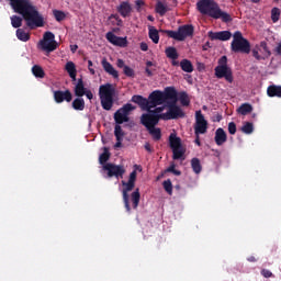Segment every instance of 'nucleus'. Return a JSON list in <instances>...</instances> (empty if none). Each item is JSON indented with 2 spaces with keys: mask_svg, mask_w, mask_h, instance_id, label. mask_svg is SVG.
Listing matches in <instances>:
<instances>
[{
  "mask_svg": "<svg viewBox=\"0 0 281 281\" xmlns=\"http://www.w3.org/2000/svg\"><path fill=\"white\" fill-rule=\"evenodd\" d=\"M241 132H244L245 135H251V133H254V123H251V122H246V123L241 126Z\"/></svg>",
  "mask_w": 281,
  "mask_h": 281,
  "instance_id": "nucleus-42",
  "label": "nucleus"
},
{
  "mask_svg": "<svg viewBox=\"0 0 281 281\" xmlns=\"http://www.w3.org/2000/svg\"><path fill=\"white\" fill-rule=\"evenodd\" d=\"M231 52L234 54H250L251 43L243 36L240 31H236L233 34V41L231 43Z\"/></svg>",
  "mask_w": 281,
  "mask_h": 281,
  "instance_id": "nucleus-6",
  "label": "nucleus"
},
{
  "mask_svg": "<svg viewBox=\"0 0 281 281\" xmlns=\"http://www.w3.org/2000/svg\"><path fill=\"white\" fill-rule=\"evenodd\" d=\"M200 14L211 16V19L218 20L223 23H232V15L221 10V7L214 0H200L196 3Z\"/></svg>",
  "mask_w": 281,
  "mask_h": 281,
  "instance_id": "nucleus-2",
  "label": "nucleus"
},
{
  "mask_svg": "<svg viewBox=\"0 0 281 281\" xmlns=\"http://www.w3.org/2000/svg\"><path fill=\"white\" fill-rule=\"evenodd\" d=\"M85 95L88 98V100H93V92H91L90 89L86 90Z\"/></svg>",
  "mask_w": 281,
  "mask_h": 281,
  "instance_id": "nucleus-57",
  "label": "nucleus"
},
{
  "mask_svg": "<svg viewBox=\"0 0 281 281\" xmlns=\"http://www.w3.org/2000/svg\"><path fill=\"white\" fill-rule=\"evenodd\" d=\"M92 67H93V61L88 60V69L90 71L91 76H95V70Z\"/></svg>",
  "mask_w": 281,
  "mask_h": 281,
  "instance_id": "nucleus-55",
  "label": "nucleus"
},
{
  "mask_svg": "<svg viewBox=\"0 0 281 281\" xmlns=\"http://www.w3.org/2000/svg\"><path fill=\"white\" fill-rule=\"evenodd\" d=\"M144 148L149 154L155 153V149L153 148V146H150V143H145Z\"/></svg>",
  "mask_w": 281,
  "mask_h": 281,
  "instance_id": "nucleus-54",
  "label": "nucleus"
},
{
  "mask_svg": "<svg viewBox=\"0 0 281 281\" xmlns=\"http://www.w3.org/2000/svg\"><path fill=\"white\" fill-rule=\"evenodd\" d=\"M177 165L171 162L170 166L165 170V172H172L176 177H181V171L177 170Z\"/></svg>",
  "mask_w": 281,
  "mask_h": 281,
  "instance_id": "nucleus-46",
  "label": "nucleus"
},
{
  "mask_svg": "<svg viewBox=\"0 0 281 281\" xmlns=\"http://www.w3.org/2000/svg\"><path fill=\"white\" fill-rule=\"evenodd\" d=\"M195 135H205L207 133V121L201 110L195 112V126H194Z\"/></svg>",
  "mask_w": 281,
  "mask_h": 281,
  "instance_id": "nucleus-13",
  "label": "nucleus"
},
{
  "mask_svg": "<svg viewBox=\"0 0 281 281\" xmlns=\"http://www.w3.org/2000/svg\"><path fill=\"white\" fill-rule=\"evenodd\" d=\"M252 56L256 58V60H266L265 55H260L256 48L252 49Z\"/></svg>",
  "mask_w": 281,
  "mask_h": 281,
  "instance_id": "nucleus-50",
  "label": "nucleus"
},
{
  "mask_svg": "<svg viewBox=\"0 0 281 281\" xmlns=\"http://www.w3.org/2000/svg\"><path fill=\"white\" fill-rule=\"evenodd\" d=\"M153 71H156V69H150L148 67L145 68V72L148 76V78H153L154 76Z\"/></svg>",
  "mask_w": 281,
  "mask_h": 281,
  "instance_id": "nucleus-56",
  "label": "nucleus"
},
{
  "mask_svg": "<svg viewBox=\"0 0 281 281\" xmlns=\"http://www.w3.org/2000/svg\"><path fill=\"white\" fill-rule=\"evenodd\" d=\"M228 133L229 135H236V123L234 122L228 123Z\"/></svg>",
  "mask_w": 281,
  "mask_h": 281,
  "instance_id": "nucleus-49",
  "label": "nucleus"
},
{
  "mask_svg": "<svg viewBox=\"0 0 281 281\" xmlns=\"http://www.w3.org/2000/svg\"><path fill=\"white\" fill-rule=\"evenodd\" d=\"M135 5H136V10H139V8H142V5H144V0H136Z\"/></svg>",
  "mask_w": 281,
  "mask_h": 281,
  "instance_id": "nucleus-59",
  "label": "nucleus"
},
{
  "mask_svg": "<svg viewBox=\"0 0 281 281\" xmlns=\"http://www.w3.org/2000/svg\"><path fill=\"white\" fill-rule=\"evenodd\" d=\"M32 74L35 78H45V70L40 65H34L32 67Z\"/></svg>",
  "mask_w": 281,
  "mask_h": 281,
  "instance_id": "nucleus-36",
  "label": "nucleus"
},
{
  "mask_svg": "<svg viewBox=\"0 0 281 281\" xmlns=\"http://www.w3.org/2000/svg\"><path fill=\"white\" fill-rule=\"evenodd\" d=\"M16 37L19 38V41H22V43H27V41H30V33L24 32L23 29H18Z\"/></svg>",
  "mask_w": 281,
  "mask_h": 281,
  "instance_id": "nucleus-37",
  "label": "nucleus"
},
{
  "mask_svg": "<svg viewBox=\"0 0 281 281\" xmlns=\"http://www.w3.org/2000/svg\"><path fill=\"white\" fill-rule=\"evenodd\" d=\"M111 159V151H109V147H103V153L99 156V164L101 166H105L106 161Z\"/></svg>",
  "mask_w": 281,
  "mask_h": 281,
  "instance_id": "nucleus-31",
  "label": "nucleus"
},
{
  "mask_svg": "<svg viewBox=\"0 0 281 281\" xmlns=\"http://www.w3.org/2000/svg\"><path fill=\"white\" fill-rule=\"evenodd\" d=\"M215 76L220 79L225 78L227 82H234L232 68L227 66V56L224 55L218 59L217 66L215 67Z\"/></svg>",
  "mask_w": 281,
  "mask_h": 281,
  "instance_id": "nucleus-8",
  "label": "nucleus"
},
{
  "mask_svg": "<svg viewBox=\"0 0 281 281\" xmlns=\"http://www.w3.org/2000/svg\"><path fill=\"white\" fill-rule=\"evenodd\" d=\"M131 102H134V104H138L142 111H150L148 99L144 98L140 94H134L131 99Z\"/></svg>",
  "mask_w": 281,
  "mask_h": 281,
  "instance_id": "nucleus-20",
  "label": "nucleus"
},
{
  "mask_svg": "<svg viewBox=\"0 0 281 281\" xmlns=\"http://www.w3.org/2000/svg\"><path fill=\"white\" fill-rule=\"evenodd\" d=\"M114 136L116 137V139H124V131L122 130V126L120 124L116 123L115 127H114Z\"/></svg>",
  "mask_w": 281,
  "mask_h": 281,
  "instance_id": "nucleus-45",
  "label": "nucleus"
},
{
  "mask_svg": "<svg viewBox=\"0 0 281 281\" xmlns=\"http://www.w3.org/2000/svg\"><path fill=\"white\" fill-rule=\"evenodd\" d=\"M180 67L182 71H186V74H192V71H194V66L192 65V61H190V59H182L180 61Z\"/></svg>",
  "mask_w": 281,
  "mask_h": 281,
  "instance_id": "nucleus-26",
  "label": "nucleus"
},
{
  "mask_svg": "<svg viewBox=\"0 0 281 281\" xmlns=\"http://www.w3.org/2000/svg\"><path fill=\"white\" fill-rule=\"evenodd\" d=\"M115 95V86L113 83L101 85L99 88V98L101 100V106L104 111H111L113 109V98Z\"/></svg>",
  "mask_w": 281,
  "mask_h": 281,
  "instance_id": "nucleus-4",
  "label": "nucleus"
},
{
  "mask_svg": "<svg viewBox=\"0 0 281 281\" xmlns=\"http://www.w3.org/2000/svg\"><path fill=\"white\" fill-rule=\"evenodd\" d=\"M65 69L67 74L70 76L72 82H76V76L78 74V71L76 70V64H74V61H67Z\"/></svg>",
  "mask_w": 281,
  "mask_h": 281,
  "instance_id": "nucleus-24",
  "label": "nucleus"
},
{
  "mask_svg": "<svg viewBox=\"0 0 281 281\" xmlns=\"http://www.w3.org/2000/svg\"><path fill=\"white\" fill-rule=\"evenodd\" d=\"M251 111H254V106H251V104H249V103H243L237 109V113H239V115H249V113H251Z\"/></svg>",
  "mask_w": 281,
  "mask_h": 281,
  "instance_id": "nucleus-30",
  "label": "nucleus"
},
{
  "mask_svg": "<svg viewBox=\"0 0 281 281\" xmlns=\"http://www.w3.org/2000/svg\"><path fill=\"white\" fill-rule=\"evenodd\" d=\"M248 262H256V257L250 256L247 258Z\"/></svg>",
  "mask_w": 281,
  "mask_h": 281,
  "instance_id": "nucleus-64",
  "label": "nucleus"
},
{
  "mask_svg": "<svg viewBox=\"0 0 281 281\" xmlns=\"http://www.w3.org/2000/svg\"><path fill=\"white\" fill-rule=\"evenodd\" d=\"M160 34H166L169 38L175 41H184L188 36L194 35V26L192 24H184L178 27V31L160 30Z\"/></svg>",
  "mask_w": 281,
  "mask_h": 281,
  "instance_id": "nucleus-7",
  "label": "nucleus"
},
{
  "mask_svg": "<svg viewBox=\"0 0 281 281\" xmlns=\"http://www.w3.org/2000/svg\"><path fill=\"white\" fill-rule=\"evenodd\" d=\"M169 146L173 154L172 159L175 160L183 159V155H186V148H183V144L181 143V137L177 136V134H170Z\"/></svg>",
  "mask_w": 281,
  "mask_h": 281,
  "instance_id": "nucleus-9",
  "label": "nucleus"
},
{
  "mask_svg": "<svg viewBox=\"0 0 281 281\" xmlns=\"http://www.w3.org/2000/svg\"><path fill=\"white\" fill-rule=\"evenodd\" d=\"M122 142H124V138L116 139L114 148H122Z\"/></svg>",
  "mask_w": 281,
  "mask_h": 281,
  "instance_id": "nucleus-58",
  "label": "nucleus"
},
{
  "mask_svg": "<svg viewBox=\"0 0 281 281\" xmlns=\"http://www.w3.org/2000/svg\"><path fill=\"white\" fill-rule=\"evenodd\" d=\"M165 54L167 58H170L171 60H177L179 58V53L177 52V48L173 46H169L165 49Z\"/></svg>",
  "mask_w": 281,
  "mask_h": 281,
  "instance_id": "nucleus-32",
  "label": "nucleus"
},
{
  "mask_svg": "<svg viewBox=\"0 0 281 281\" xmlns=\"http://www.w3.org/2000/svg\"><path fill=\"white\" fill-rule=\"evenodd\" d=\"M159 120H161V114H154L151 112L140 116V123L147 130L157 126L159 124Z\"/></svg>",
  "mask_w": 281,
  "mask_h": 281,
  "instance_id": "nucleus-14",
  "label": "nucleus"
},
{
  "mask_svg": "<svg viewBox=\"0 0 281 281\" xmlns=\"http://www.w3.org/2000/svg\"><path fill=\"white\" fill-rule=\"evenodd\" d=\"M177 89L175 87H167L165 91L155 90L148 97L149 109H157L160 104H168L171 98H175Z\"/></svg>",
  "mask_w": 281,
  "mask_h": 281,
  "instance_id": "nucleus-3",
  "label": "nucleus"
},
{
  "mask_svg": "<svg viewBox=\"0 0 281 281\" xmlns=\"http://www.w3.org/2000/svg\"><path fill=\"white\" fill-rule=\"evenodd\" d=\"M214 139H215L216 146H223V144L227 142V133L225 132V130H223L222 127L217 128L215 131Z\"/></svg>",
  "mask_w": 281,
  "mask_h": 281,
  "instance_id": "nucleus-22",
  "label": "nucleus"
},
{
  "mask_svg": "<svg viewBox=\"0 0 281 281\" xmlns=\"http://www.w3.org/2000/svg\"><path fill=\"white\" fill-rule=\"evenodd\" d=\"M54 100L57 104H63V102H71L74 100V94H71L70 90H55Z\"/></svg>",
  "mask_w": 281,
  "mask_h": 281,
  "instance_id": "nucleus-17",
  "label": "nucleus"
},
{
  "mask_svg": "<svg viewBox=\"0 0 281 281\" xmlns=\"http://www.w3.org/2000/svg\"><path fill=\"white\" fill-rule=\"evenodd\" d=\"M53 14L58 23H60V21H65V19L67 18V14H65V12L60 10H53Z\"/></svg>",
  "mask_w": 281,
  "mask_h": 281,
  "instance_id": "nucleus-44",
  "label": "nucleus"
},
{
  "mask_svg": "<svg viewBox=\"0 0 281 281\" xmlns=\"http://www.w3.org/2000/svg\"><path fill=\"white\" fill-rule=\"evenodd\" d=\"M11 25L12 27H14L15 30L21 27V25H23V18L19 16V15H12L11 16Z\"/></svg>",
  "mask_w": 281,
  "mask_h": 281,
  "instance_id": "nucleus-40",
  "label": "nucleus"
},
{
  "mask_svg": "<svg viewBox=\"0 0 281 281\" xmlns=\"http://www.w3.org/2000/svg\"><path fill=\"white\" fill-rule=\"evenodd\" d=\"M280 14H281L280 8L274 7V8L271 9V21H272V23H278L280 21Z\"/></svg>",
  "mask_w": 281,
  "mask_h": 281,
  "instance_id": "nucleus-41",
  "label": "nucleus"
},
{
  "mask_svg": "<svg viewBox=\"0 0 281 281\" xmlns=\"http://www.w3.org/2000/svg\"><path fill=\"white\" fill-rule=\"evenodd\" d=\"M116 65H117V67L120 68V69H124V67H126L125 65H124V61L122 60V59H117V61H116Z\"/></svg>",
  "mask_w": 281,
  "mask_h": 281,
  "instance_id": "nucleus-62",
  "label": "nucleus"
},
{
  "mask_svg": "<svg viewBox=\"0 0 281 281\" xmlns=\"http://www.w3.org/2000/svg\"><path fill=\"white\" fill-rule=\"evenodd\" d=\"M162 186H164V189L166 190V192H167L168 194H172V181H170V179L165 180V181L162 182Z\"/></svg>",
  "mask_w": 281,
  "mask_h": 281,
  "instance_id": "nucleus-47",
  "label": "nucleus"
},
{
  "mask_svg": "<svg viewBox=\"0 0 281 281\" xmlns=\"http://www.w3.org/2000/svg\"><path fill=\"white\" fill-rule=\"evenodd\" d=\"M140 49H142V52H146L148 49V44H146V42H142Z\"/></svg>",
  "mask_w": 281,
  "mask_h": 281,
  "instance_id": "nucleus-61",
  "label": "nucleus"
},
{
  "mask_svg": "<svg viewBox=\"0 0 281 281\" xmlns=\"http://www.w3.org/2000/svg\"><path fill=\"white\" fill-rule=\"evenodd\" d=\"M149 38L155 45L159 43V31L155 26H149Z\"/></svg>",
  "mask_w": 281,
  "mask_h": 281,
  "instance_id": "nucleus-35",
  "label": "nucleus"
},
{
  "mask_svg": "<svg viewBox=\"0 0 281 281\" xmlns=\"http://www.w3.org/2000/svg\"><path fill=\"white\" fill-rule=\"evenodd\" d=\"M177 102H179V94L176 92V94H173V98L167 101L166 106L168 108V112L160 114L161 120L168 121L179 120V117H186V112H183V110H181V108L177 105Z\"/></svg>",
  "mask_w": 281,
  "mask_h": 281,
  "instance_id": "nucleus-5",
  "label": "nucleus"
},
{
  "mask_svg": "<svg viewBox=\"0 0 281 281\" xmlns=\"http://www.w3.org/2000/svg\"><path fill=\"white\" fill-rule=\"evenodd\" d=\"M274 52L277 56H281V42L278 44V46L274 48Z\"/></svg>",
  "mask_w": 281,
  "mask_h": 281,
  "instance_id": "nucleus-60",
  "label": "nucleus"
},
{
  "mask_svg": "<svg viewBox=\"0 0 281 281\" xmlns=\"http://www.w3.org/2000/svg\"><path fill=\"white\" fill-rule=\"evenodd\" d=\"M87 90L88 89L85 87V81L82 80V78H79L74 89L76 98H82Z\"/></svg>",
  "mask_w": 281,
  "mask_h": 281,
  "instance_id": "nucleus-23",
  "label": "nucleus"
},
{
  "mask_svg": "<svg viewBox=\"0 0 281 281\" xmlns=\"http://www.w3.org/2000/svg\"><path fill=\"white\" fill-rule=\"evenodd\" d=\"M191 168L195 175H201V170H203V167L201 166V160L199 158H192Z\"/></svg>",
  "mask_w": 281,
  "mask_h": 281,
  "instance_id": "nucleus-33",
  "label": "nucleus"
},
{
  "mask_svg": "<svg viewBox=\"0 0 281 281\" xmlns=\"http://www.w3.org/2000/svg\"><path fill=\"white\" fill-rule=\"evenodd\" d=\"M40 47L42 52H46V54H52V52H56L58 49V42H56V35L52 32L44 33V37L40 41Z\"/></svg>",
  "mask_w": 281,
  "mask_h": 281,
  "instance_id": "nucleus-10",
  "label": "nucleus"
},
{
  "mask_svg": "<svg viewBox=\"0 0 281 281\" xmlns=\"http://www.w3.org/2000/svg\"><path fill=\"white\" fill-rule=\"evenodd\" d=\"M108 21L110 22V25H116L117 27H122V25H124V21H122L117 14H111L108 18Z\"/></svg>",
  "mask_w": 281,
  "mask_h": 281,
  "instance_id": "nucleus-34",
  "label": "nucleus"
},
{
  "mask_svg": "<svg viewBox=\"0 0 281 281\" xmlns=\"http://www.w3.org/2000/svg\"><path fill=\"white\" fill-rule=\"evenodd\" d=\"M179 100L182 106H190V97H188L187 92H181Z\"/></svg>",
  "mask_w": 281,
  "mask_h": 281,
  "instance_id": "nucleus-43",
  "label": "nucleus"
},
{
  "mask_svg": "<svg viewBox=\"0 0 281 281\" xmlns=\"http://www.w3.org/2000/svg\"><path fill=\"white\" fill-rule=\"evenodd\" d=\"M71 105L75 111H85V99H82V97H77Z\"/></svg>",
  "mask_w": 281,
  "mask_h": 281,
  "instance_id": "nucleus-27",
  "label": "nucleus"
},
{
  "mask_svg": "<svg viewBox=\"0 0 281 281\" xmlns=\"http://www.w3.org/2000/svg\"><path fill=\"white\" fill-rule=\"evenodd\" d=\"M103 170L108 172V177L111 179L115 177V179H123L124 175H126V169L123 165H115L112 162H108L103 166Z\"/></svg>",
  "mask_w": 281,
  "mask_h": 281,
  "instance_id": "nucleus-12",
  "label": "nucleus"
},
{
  "mask_svg": "<svg viewBox=\"0 0 281 281\" xmlns=\"http://www.w3.org/2000/svg\"><path fill=\"white\" fill-rule=\"evenodd\" d=\"M128 181H132L133 183H135V181H137V171L136 170H134L130 173Z\"/></svg>",
  "mask_w": 281,
  "mask_h": 281,
  "instance_id": "nucleus-53",
  "label": "nucleus"
},
{
  "mask_svg": "<svg viewBox=\"0 0 281 281\" xmlns=\"http://www.w3.org/2000/svg\"><path fill=\"white\" fill-rule=\"evenodd\" d=\"M149 135L153 137L154 142H159L161 139V128L159 127H149L148 130Z\"/></svg>",
  "mask_w": 281,
  "mask_h": 281,
  "instance_id": "nucleus-29",
  "label": "nucleus"
},
{
  "mask_svg": "<svg viewBox=\"0 0 281 281\" xmlns=\"http://www.w3.org/2000/svg\"><path fill=\"white\" fill-rule=\"evenodd\" d=\"M261 276H263V278H273V272L271 270L262 269Z\"/></svg>",
  "mask_w": 281,
  "mask_h": 281,
  "instance_id": "nucleus-52",
  "label": "nucleus"
},
{
  "mask_svg": "<svg viewBox=\"0 0 281 281\" xmlns=\"http://www.w3.org/2000/svg\"><path fill=\"white\" fill-rule=\"evenodd\" d=\"M70 52H72V54H76V52H78V45H70Z\"/></svg>",
  "mask_w": 281,
  "mask_h": 281,
  "instance_id": "nucleus-63",
  "label": "nucleus"
},
{
  "mask_svg": "<svg viewBox=\"0 0 281 281\" xmlns=\"http://www.w3.org/2000/svg\"><path fill=\"white\" fill-rule=\"evenodd\" d=\"M131 199L133 209L137 210V207L139 206V199H142V194L139 193L138 188L131 194Z\"/></svg>",
  "mask_w": 281,
  "mask_h": 281,
  "instance_id": "nucleus-28",
  "label": "nucleus"
},
{
  "mask_svg": "<svg viewBox=\"0 0 281 281\" xmlns=\"http://www.w3.org/2000/svg\"><path fill=\"white\" fill-rule=\"evenodd\" d=\"M12 10L16 14H21V16L26 21L27 27L34 30V27H43L45 25V21L43 20V15L38 12V10L32 4L30 0H9Z\"/></svg>",
  "mask_w": 281,
  "mask_h": 281,
  "instance_id": "nucleus-1",
  "label": "nucleus"
},
{
  "mask_svg": "<svg viewBox=\"0 0 281 281\" xmlns=\"http://www.w3.org/2000/svg\"><path fill=\"white\" fill-rule=\"evenodd\" d=\"M131 111H135V106H133V104L131 103H126L121 109H119L114 113L115 124H124V122H130L131 119L128 117V115Z\"/></svg>",
  "mask_w": 281,
  "mask_h": 281,
  "instance_id": "nucleus-11",
  "label": "nucleus"
},
{
  "mask_svg": "<svg viewBox=\"0 0 281 281\" xmlns=\"http://www.w3.org/2000/svg\"><path fill=\"white\" fill-rule=\"evenodd\" d=\"M106 41L111 43L112 45H115V47H127L128 46V40L126 37H120L117 35H114L113 32H108L105 34Z\"/></svg>",
  "mask_w": 281,
  "mask_h": 281,
  "instance_id": "nucleus-16",
  "label": "nucleus"
},
{
  "mask_svg": "<svg viewBox=\"0 0 281 281\" xmlns=\"http://www.w3.org/2000/svg\"><path fill=\"white\" fill-rule=\"evenodd\" d=\"M207 36L210 41H229L232 38V32L229 31H220V32H213L210 31L207 33Z\"/></svg>",
  "mask_w": 281,
  "mask_h": 281,
  "instance_id": "nucleus-18",
  "label": "nucleus"
},
{
  "mask_svg": "<svg viewBox=\"0 0 281 281\" xmlns=\"http://www.w3.org/2000/svg\"><path fill=\"white\" fill-rule=\"evenodd\" d=\"M123 74L127 76V78H134L135 77V70L128 66H124Z\"/></svg>",
  "mask_w": 281,
  "mask_h": 281,
  "instance_id": "nucleus-48",
  "label": "nucleus"
},
{
  "mask_svg": "<svg viewBox=\"0 0 281 281\" xmlns=\"http://www.w3.org/2000/svg\"><path fill=\"white\" fill-rule=\"evenodd\" d=\"M269 98H281V86H269L267 89Z\"/></svg>",
  "mask_w": 281,
  "mask_h": 281,
  "instance_id": "nucleus-25",
  "label": "nucleus"
},
{
  "mask_svg": "<svg viewBox=\"0 0 281 281\" xmlns=\"http://www.w3.org/2000/svg\"><path fill=\"white\" fill-rule=\"evenodd\" d=\"M122 186H124V189L122 191L123 194V203H124V207L126 210V212L131 213V203L128 202V193L133 192V190L135 189V182L132 181H122Z\"/></svg>",
  "mask_w": 281,
  "mask_h": 281,
  "instance_id": "nucleus-15",
  "label": "nucleus"
},
{
  "mask_svg": "<svg viewBox=\"0 0 281 281\" xmlns=\"http://www.w3.org/2000/svg\"><path fill=\"white\" fill-rule=\"evenodd\" d=\"M164 109H165L164 106H158L155 110L149 109V111H147V112L153 113L154 115H159V113H162Z\"/></svg>",
  "mask_w": 281,
  "mask_h": 281,
  "instance_id": "nucleus-51",
  "label": "nucleus"
},
{
  "mask_svg": "<svg viewBox=\"0 0 281 281\" xmlns=\"http://www.w3.org/2000/svg\"><path fill=\"white\" fill-rule=\"evenodd\" d=\"M101 65H102L104 71L106 74H109L110 76H112L114 79L120 78V72H117V70H115L113 65H111V63H109V60H106V58L102 59Z\"/></svg>",
  "mask_w": 281,
  "mask_h": 281,
  "instance_id": "nucleus-21",
  "label": "nucleus"
},
{
  "mask_svg": "<svg viewBox=\"0 0 281 281\" xmlns=\"http://www.w3.org/2000/svg\"><path fill=\"white\" fill-rule=\"evenodd\" d=\"M116 11L123 19H126L131 16V13L133 12V7L131 5V2L122 1L120 5L116 7Z\"/></svg>",
  "mask_w": 281,
  "mask_h": 281,
  "instance_id": "nucleus-19",
  "label": "nucleus"
},
{
  "mask_svg": "<svg viewBox=\"0 0 281 281\" xmlns=\"http://www.w3.org/2000/svg\"><path fill=\"white\" fill-rule=\"evenodd\" d=\"M155 10H156L157 14H159L160 16H165L166 12H168V7H166L164 2L158 1L156 3Z\"/></svg>",
  "mask_w": 281,
  "mask_h": 281,
  "instance_id": "nucleus-38",
  "label": "nucleus"
},
{
  "mask_svg": "<svg viewBox=\"0 0 281 281\" xmlns=\"http://www.w3.org/2000/svg\"><path fill=\"white\" fill-rule=\"evenodd\" d=\"M259 52H261L262 56L267 59L269 56H271V50L269 49V46H267V42L260 43Z\"/></svg>",
  "mask_w": 281,
  "mask_h": 281,
  "instance_id": "nucleus-39",
  "label": "nucleus"
}]
</instances>
